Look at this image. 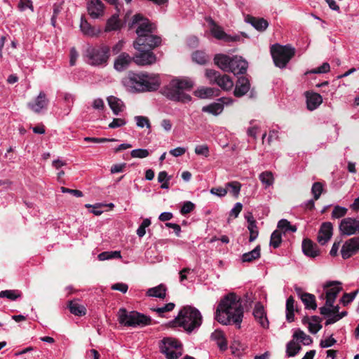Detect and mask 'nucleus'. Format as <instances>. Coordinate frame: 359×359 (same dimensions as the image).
I'll use <instances>...</instances> for the list:
<instances>
[{"label":"nucleus","instance_id":"774afa93","mask_svg":"<svg viewBox=\"0 0 359 359\" xmlns=\"http://www.w3.org/2000/svg\"><path fill=\"white\" fill-rule=\"evenodd\" d=\"M186 151H187L186 148L179 147L175 149L170 150L169 153H170V154H171L172 156H173L175 157H178V156H182L183 154H184Z\"/></svg>","mask_w":359,"mask_h":359},{"label":"nucleus","instance_id":"7c9ffc66","mask_svg":"<svg viewBox=\"0 0 359 359\" xmlns=\"http://www.w3.org/2000/svg\"><path fill=\"white\" fill-rule=\"evenodd\" d=\"M286 319L290 323L294 320V299L292 296L286 301Z\"/></svg>","mask_w":359,"mask_h":359},{"label":"nucleus","instance_id":"cd10ccee","mask_svg":"<svg viewBox=\"0 0 359 359\" xmlns=\"http://www.w3.org/2000/svg\"><path fill=\"white\" fill-rule=\"evenodd\" d=\"M167 288L165 285L160 284L158 286L151 287L147 291L146 294L149 297H157L159 299H165L166 297Z\"/></svg>","mask_w":359,"mask_h":359},{"label":"nucleus","instance_id":"b1692460","mask_svg":"<svg viewBox=\"0 0 359 359\" xmlns=\"http://www.w3.org/2000/svg\"><path fill=\"white\" fill-rule=\"evenodd\" d=\"M133 60V57L128 53H122L114 60V69L118 72H122L128 67Z\"/></svg>","mask_w":359,"mask_h":359},{"label":"nucleus","instance_id":"0e129e2a","mask_svg":"<svg viewBox=\"0 0 359 359\" xmlns=\"http://www.w3.org/2000/svg\"><path fill=\"white\" fill-rule=\"evenodd\" d=\"M111 290H118L123 293H126L128 290V286L127 284L123 283H117L111 285Z\"/></svg>","mask_w":359,"mask_h":359},{"label":"nucleus","instance_id":"f704fd0d","mask_svg":"<svg viewBox=\"0 0 359 359\" xmlns=\"http://www.w3.org/2000/svg\"><path fill=\"white\" fill-rule=\"evenodd\" d=\"M121 28V22L118 20V15H112L107 22L105 31H115Z\"/></svg>","mask_w":359,"mask_h":359},{"label":"nucleus","instance_id":"58836bf2","mask_svg":"<svg viewBox=\"0 0 359 359\" xmlns=\"http://www.w3.org/2000/svg\"><path fill=\"white\" fill-rule=\"evenodd\" d=\"M356 251L354 250L353 247L351 245V243H348V241H346L344 244L342 245L341 250V257L344 259H348L353 254H355Z\"/></svg>","mask_w":359,"mask_h":359},{"label":"nucleus","instance_id":"e2e57ef3","mask_svg":"<svg viewBox=\"0 0 359 359\" xmlns=\"http://www.w3.org/2000/svg\"><path fill=\"white\" fill-rule=\"evenodd\" d=\"M337 342L336 339L332 337V336H330L327 339L325 340H321L320 343V346L321 348H329L332 346H333Z\"/></svg>","mask_w":359,"mask_h":359},{"label":"nucleus","instance_id":"4c0bfd02","mask_svg":"<svg viewBox=\"0 0 359 359\" xmlns=\"http://www.w3.org/2000/svg\"><path fill=\"white\" fill-rule=\"evenodd\" d=\"M121 255L120 251H105L98 255V259L100 261H104L112 259H121Z\"/></svg>","mask_w":359,"mask_h":359},{"label":"nucleus","instance_id":"864d4df0","mask_svg":"<svg viewBox=\"0 0 359 359\" xmlns=\"http://www.w3.org/2000/svg\"><path fill=\"white\" fill-rule=\"evenodd\" d=\"M130 154L133 158H143L149 155V151L146 149H135L131 151Z\"/></svg>","mask_w":359,"mask_h":359},{"label":"nucleus","instance_id":"5701e85b","mask_svg":"<svg viewBox=\"0 0 359 359\" xmlns=\"http://www.w3.org/2000/svg\"><path fill=\"white\" fill-rule=\"evenodd\" d=\"M180 346L181 344L177 340L172 338H165L161 341L160 350L163 354H166L169 352L177 351Z\"/></svg>","mask_w":359,"mask_h":359},{"label":"nucleus","instance_id":"1a4fd4ad","mask_svg":"<svg viewBox=\"0 0 359 359\" xmlns=\"http://www.w3.org/2000/svg\"><path fill=\"white\" fill-rule=\"evenodd\" d=\"M205 76L210 84H217L223 90L229 91L233 87V82L229 76L221 74L215 69H206Z\"/></svg>","mask_w":359,"mask_h":359},{"label":"nucleus","instance_id":"c9c22d12","mask_svg":"<svg viewBox=\"0 0 359 359\" xmlns=\"http://www.w3.org/2000/svg\"><path fill=\"white\" fill-rule=\"evenodd\" d=\"M215 88L210 87H202L195 91V95L201 98L205 99L211 97L214 95Z\"/></svg>","mask_w":359,"mask_h":359},{"label":"nucleus","instance_id":"f8f14e48","mask_svg":"<svg viewBox=\"0 0 359 359\" xmlns=\"http://www.w3.org/2000/svg\"><path fill=\"white\" fill-rule=\"evenodd\" d=\"M339 229L341 235L351 236L359 233V219L346 217L341 220Z\"/></svg>","mask_w":359,"mask_h":359},{"label":"nucleus","instance_id":"de8ad7c7","mask_svg":"<svg viewBox=\"0 0 359 359\" xmlns=\"http://www.w3.org/2000/svg\"><path fill=\"white\" fill-rule=\"evenodd\" d=\"M248 224V229L250 231L249 241L253 242L259 235V231L257 226L256 221H251Z\"/></svg>","mask_w":359,"mask_h":359},{"label":"nucleus","instance_id":"f03ea898","mask_svg":"<svg viewBox=\"0 0 359 359\" xmlns=\"http://www.w3.org/2000/svg\"><path fill=\"white\" fill-rule=\"evenodd\" d=\"M137 25V39L133 42V47L136 50L145 49L152 50L161 43V38L159 36L152 34L156 30V26L150 21L144 18L141 14H136L133 17L129 27L132 28Z\"/></svg>","mask_w":359,"mask_h":359},{"label":"nucleus","instance_id":"5fc2aeb1","mask_svg":"<svg viewBox=\"0 0 359 359\" xmlns=\"http://www.w3.org/2000/svg\"><path fill=\"white\" fill-rule=\"evenodd\" d=\"M195 153L197 155L208 157L210 155L209 147L207 144L197 145L195 147Z\"/></svg>","mask_w":359,"mask_h":359},{"label":"nucleus","instance_id":"4d7b16f0","mask_svg":"<svg viewBox=\"0 0 359 359\" xmlns=\"http://www.w3.org/2000/svg\"><path fill=\"white\" fill-rule=\"evenodd\" d=\"M330 67L327 62H324L321 66L316 69H313L306 74H322L327 73L330 71Z\"/></svg>","mask_w":359,"mask_h":359},{"label":"nucleus","instance_id":"ea45409f","mask_svg":"<svg viewBox=\"0 0 359 359\" xmlns=\"http://www.w3.org/2000/svg\"><path fill=\"white\" fill-rule=\"evenodd\" d=\"M259 178L262 183L265 185V187L267 188L273 184L274 182V178L271 172L265 171L262 172Z\"/></svg>","mask_w":359,"mask_h":359},{"label":"nucleus","instance_id":"4468645a","mask_svg":"<svg viewBox=\"0 0 359 359\" xmlns=\"http://www.w3.org/2000/svg\"><path fill=\"white\" fill-rule=\"evenodd\" d=\"M232 102V99L222 97L219 99L217 102H213L203 107L202 111L217 116L223 111L224 104H231Z\"/></svg>","mask_w":359,"mask_h":359},{"label":"nucleus","instance_id":"aec40b11","mask_svg":"<svg viewBox=\"0 0 359 359\" xmlns=\"http://www.w3.org/2000/svg\"><path fill=\"white\" fill-rule=\"evenodd\" d=\"M250 89V83L248 79L245 76H241L236 83L233 95L237 97H241L245 95Z\"/></svg>","mask_w":359,"mask_h":359},{"label":"nucleus","instance_id":"f3484780","mask_svg":"<svg viewBox=\"0 0 359 359\" xmlns=\"http://www.w3.org/2000/svg\"><path fill=\"white\" fill-rule=\"evenodd\" d=\"M230 69L228 72H231L235 75L243 74L248 69V62L240 56H233V60L230 65Z\"/></svg>","mask_w":359,"mask_h":359},{"label":"nucleus","instance_id":"9d476101","mask_svg":"<svg viewBox=\"0 0 359 359\" xmlns=\"http://www.w3.org/2000/svg\"><path fill=\"white\" fill-rule=\"evenodd\" d=\"M341 283L339 281H327L325 283L323 287L325 294H322L320 297L326 299V305L329 307L333 306L335 299L342 290Z\"/></svg>","mask_w":359,"mask_h":359},{"label":"nucleus","instance_id":"bf43d9fd","mask_svg":"<svg viewBox=\"0 0 359 359\" xmlns=\"http://www.w3.org/2000/svg\"><path fill=\"white\" fill-rule=\"evenodd\" d=\"M18 7L20 11H24L27 8H29L32 11H34V6L30 0H20Z\"/></svg>","mask_w":359,"mask_h":359},{"label":"nucleus","instance_id":"473e14b6","mask_svg":"<svg viewBox=\"0 0 359 359\" xmlns=\"http://www.w3.org/2000/svg\"><path fill=\"white\" fill-rule=\"evenodd\" d=\"M301 300L304 303L306 309L313 310L316 309L317 304L316 303V298L313 294L310 293H305V294H303Z\"/></svg>","mask_w":359,"mask_h":359},{"label":"nucleus","instance_id":"49530a36","mask_svg":"<svg viewBox=\"0 0 359 359\" xmlns=\"http://www.w3.org/2000/svg\"><path fill=\"white\" fill-rule=\"evenodd\" d=\"M278 228L282 230H284L285 232L291 231L295 232L297 231L296 226L291 225V224L285 219H280L278 223Z\"/></svg>","mask_w":359,"mask_h":359},{"label":"nucleus","instance_id":"72a5a7b5","mask_svg":"<svg viewBox=\"0 0 359 359\" xmlns=\"http://www.w3.org/2000/svg\"><path fill=\"white\" fill-rule=\"evenodd\" d=\"M301 348V346L297 342L291 340L286 344V355L287 357L295 356Z\"/></svg>","mask_w":359,"mask_h":359},{"label":"nucleus","instance_id":"e433bc0d","mask_svg":"<svg viewBox=\"0 0 359 359\" xmlns=\"http://www.w3.org/2000/svg\"><path fill=\"white\" fill-rule=\"evenodd\" d=\"M193 60L199 65H205L209 60L210 57L203 51L197 50L192 54Z\"/></svg>","mask_w":359,"mask_h":359},{"label":"nucleus","instance_id":"393cba45","mask_svg":"<svg viewBox=\"0 0 359 359\" xmlns=\"http://www.w3.org/2000/svg\"><path fill=\"white\" fill-rule=\"evenodd\" d=\"M232 60L233 57L225 54H217L214 57L215 64L224 72L229 71Z\"/></svg>","mask_w":359,"mask_h":359},{"label":"nucleus","instance_id":"3c124183","mask_svg":"<svg viewBox=\"0 0 359 359\" xmlns=\"http://www.w3.org/2000/svg\"><path fill=\"white\" fill-rule=\"evenodd\" d=\"M135 120L136 121L137 126L139 128H142L145 126L147 128H151V123H150L149 119L146 116H135Z\"/></svg>","mask_w":359,"mask_h":359},{"label":"nucleus","instance_id":"39448f33","mask_svg":"<svg viewBox=\"0 0 359 359\" xmlns=\"http://www.w3.org/2000/svg\"><path fill=\"white\" fill-rule=\"evenodd\" d=\"M109 53L110 48L107 45H88L83 53V57L85 62L90 66L104 67L107 65Z\"/></svg>","mask_w":359,"mask_h":359},{"label":"nucleus","instance_id":"4be33fe9","mask_svg":"<svg viewBox=\"0 0 359 359\" xmlns=\"http://www.w3.org/2000/svg\"><path fill=\"white\" fill-rule=\"evenodd\" d=\"M245 21L250 24L255 29L259 32L265 31L269 27V22L263 18H256L250 15H247Z\"/></svg>","mask_w":359,"mask_h":359},{"label":"nucleus","instance_id":"423d86ee","mask_svg":"<svg viewBox=\"0 0 359 359\" xmlns=\"http://www.w3.org/2000/svg\"><path fill=\"white\" fill-rule=\"evenodd\" d=\"M117 319L120 325L130 327H142L151 323L150 316L136 311H128L125 308H120L118 309Z\"/></svg>","mask_w":359,"mask_h":359},{"label":"nucleus","instance_id":"20e7f679","mask_svg":"<svg viewBox=\"0 0 359 359\" xmlns=\"http://www.w3.org/2000/svg\"><path fill=\"white\" fill-rule=\"evenodd\" d=\"M193 86L189 79H173L162 89V94L170 100L187 103L191 101V97L184 90H190Z\"/></svg>","mask_w":359,"mask_h":359},{"label":"nucleus","instance_id":"338daca9","mask_svg":"<svg viewBox=\"0 0 359 359\" xmlns=\"http://www.w3.org/2000/svg\"><path fill=\"white\" fill-rule=\"evenodd\" d=\"M243 208L242 203L238 202L234 205V207L231 209L230 212V215L233 216L234 218H236L239 213L241 212Z\"/></svg>","mask_w":359,"mask_h":359},{"label":"nucleus","instance_id":"9b49d317","mask_svg":"<svg viewBox=\"0 0 359 359\" xmlns=\"http://www.w3.org/2000/svg\"><path fill=\"white\" fill-rule=\"evenodd\" d=\"M207 21L210 25V32L215 39L226 42L238 41L241 39V36L238 34L229 35L225 33L222 27L217 25L212 18H209Z\"/></svg>","mask_w":359,"mask_h":359},{"label":"nucleus","instance_id":"2f4dec72","mask_svg":"<svg viewBox=\"0 0 359 359\" xmlns=\"http://www.w3.org/2000/svg\"><path fill=\"white\" fill-rule=\"evenodd\" d=\"M69 309L70 312L78 316H85L86 313V309L84 306L79 304L76 302L71 301L69 303Z\"/></svg>","mask_w":359,"mask_h":359},{"label":"nucleus","instance_id":"2eb2a0df","mask_svg":"<svg viewBox=\"0 0 359 359\" xmlns=\"http://www.w3.org/2000/svg\"><path fill=\"white\" fill-rule=\"evenodd\" d=\"M87 10L93 19H98L104 15V5L101 0H90L87 4Z\"/></svg>","mask_w":359,"mask_h":359},{"label":"nucleus","instance_id":"412c9836","mask_svg":"<svg viewBox=\"0 0 359 359\" xmlns=\"http://www.w3.org/2000/svg\"><path fill=\"white\" fill-rule=\"evenodd\" d=\"M302 247L304 254L307 257L315 258L320 255L317 244L309 238L303 240Z\"/></svg>","mask_w":359,"mask_h":359},{"label":"nucleus","instance_id":"a18cd8bd","mask_svg":"<svg viewBox=\"0 0 359 359\" xmlns=\"http://www.w3.org/2000/svg\"><path fill=\"white\" fill-rule=\"evenodd\" d=\"M293 337L296 339L300 340L304 345H309L312 342L311 337L300 330L294 332Z\"/></svg>","mask_w":359,"mask_h":359},{"label":"nucleus","instance_id":"0eeeda50","mask_svg":"<svg viewBox=\"0 0 359 359\" xmlns=\"http://www.w3.org/2000/svg\"><path fill=\"white\" fill-rule=\"evenodd\" d=\"M130 80L134 88L139 91H154L161 85L159 76L154 74L141 73L134 74Z\"/></svg>","mask_w":359,"mask_h":359},{"label":"nucleus","instance_id":"c756f323","mask_svg":"<svg viewBox=\"0 0 359 359\" xmlns=\"http://www.w3.org/2000/svg\"><path fill=\"white\" fill-rule=\"evenodd\" d=\"M261 256V247L259 245H257L252 250L245 252L241 256L242 262H252L258 259Z\"/></svg>","mask_w":359,"mask_h":359},{"label":"nucleus","instance_id":"bb28decb","mask_svg":"<svg viewBox=\"0 0 359 359\" xmlns=\"http://www.w3.org/2000/svg\"><path fill=\"white\" fill-rule=\"evenodd\" d=\"M107 102L114 115L117 116L123 111L125 106L119 98L111 95L107 97Z\"/></svg>","mask_w":359,"mask_h":359},{"label":"nucleus","instance_id":"a19ab883","mask_svg":"<svg viewBox=\"0 0 359 359\" xmlns=\"http://www.w3.org/2000/svg\"><path fill=\"white\" fill-rule=\"evenodd\" d=\"M321 319L316 316L311 317V321L308 326L309 330L312 334H316L321 328L322 325L320 324Z\"/></svg>","mask_w":359,"mask_h":359},{"label":"nucleus","instance_id":"6e6d98bb","mask_svg":"<svg viewBox=\"0 0 359 359\" xmlns=\"http://www.w3.org/2000/svg\"><path fill=\"white\" fill-rule=\"evenodd\" d=\"M357 294V290L350 293H344L340 301L344 306H346L353 301Z\"/></svg>","mask_w":359,"mask_h":359},{"label":"nucleus","instance_id":"79ce46f5","mask_svg":"<svg viewBox=\"0 0 359 359\" xmlns=\"http://www.w3.org/2000/svg\"><path fill=\"white\" fill-rule=\"evenodd\" d=\"M282 243V233L279 230H275L271 235L270 245L278 248Z\"/></svg>","mask_w":359,"mask_h":359},{"label":"nucleus","instance_id":"09e8293b","mask_svg":"<svg viewBox=\"0 0 359 359\" xmlns=\"http://www.w3.org/2000/svg\"><path fill=\"white\" fill-rule=\"evenodd\" d=\"M348 212V209L345 207L336 205L332 212V219H339L344 217Z\"/></svg>","mask_w":359,"mask_h":359},{"label":"nucleus","instance_id":"6e6552de","mask_svg":"<svg viewBox=\"0 0 359 359\" xmlns=\"http://www.w3.org/2000/svg\"><path fill=\"white\" fill-rule=\"evenodd\" d=\"M271 53L275 65L284 68L295 54V49L289 45L274 44L271 48Z\"/></svg>","mask_w":359,"mask_h":359},{"label":"nucleus","instance_id":"8fccbe9b","mask_svg":"<svg viewBox=\"0 0 359 359\" xmlns=\"http://www.w3.org/2000/svg\"><path fill=\"white\" fill-rule=\"evenodd\" d=\"M175 306V304L170 302V303H168V304H165L162 307L152 308L151 310L153 311L156 312L159 316L163 317L164 313L172 311L174 309Z\"/></svg>","mask_w":359,"mask_h":359},{"label":"nucleus","instance_id":"680f3d73","mask_svg":"<svg viewBox=\"0 0 359 359\" xmlns=\"http://www.w3.org/2000/svg\"><path fill=\"white\" fill-rule=\"evenodd\" d=\"M69 65L70 66H74L77 58L79 57V53L74 47L71 48L69 52Z\"/></svg>","mask_w":359,"mask_h":359},{"label":"nucleus","instance_id":"f257e3e1","mask_svg":"<svg viewBox=\"0 0 359 359\" xmlns=\"http://www.w3.org/2000/svg\"><path fill=\"white\" fill-rule=\"evenodd\" d=\"M243 313L241 299L234 293H230L219 303L215 312V319L221 324H233L237 328H241Z\"/></svg>","mask_w":359,"mask_h":359},{"label":"nucleus","instance_id":"052dcab7","mask_svg":"<svg viewBox=\"0 0 359 359\" xmlns=\"http://www.w3.org/2000/svg\"><path fill=\"white\" fill-rule=\"evenodd\" d=\"M126 124V121L123 118H115L113 121L109 124V128H116L121 126H123Z\"/></svg>","mask_w":359,"mask_h":359},{"label":"nucleus","instance_id":"a878e982","mask_svg":"<svg viewBox=\"0 0 359 359\" xmlns=\"http://www.w3.org/2000/svg\"><path fill=\"white\" fill-rule=\"evenodd\" d=\"M323 98L318 93H312L306 95L307 108L310 111H313L318 107L322 103Z\"/></svg>","mask_w":359,"mask_h":359},{"label":"nucleus","instance_id":"a211bd4d","mask_svg":"<svg viewBox=\"0 0 359 359\" xmlns=\"http://www.w3.org/2000/svg\"><path fill=\"white\" fill-rule=\"evenodd\" d=\"M48 100L43 91H41L34 102L28 103V107L35 113H40L43 109H46Z\"/></svg>","mask_w":359,"mask_h":359},{"label":"nucleus","instance_id":"13d9d810","mask_svg":"<svg viewBox=\"0 0 359 359\" xmlns=\"http://www.w3.org/2000/svg\"><path fill=\"white\" fill-rule=\"evenodd\" d=\"M195 208L194 204L191 201H186L183 203L181 209L180 213L182 215H187L191 212Z\"/></svg>","mask_w":359,"mask_h":359},{"label":"nucleus","instance_id":"37998d69","mask_svg":"<svg viewBox=\"0 0 359 359\" xmlns=\"http://www.w3.org/2000/svg\"><path fill=\"white\" fill-rule=\"evenodd\" d=\"M21 296L20 292L15 290H6L0 292L1 298H7L14 301Z\"/></svg>","mask_w":359,"mask_h":359},{"label":"nucleus","instance_id":"603ef678","mask_svg":"<svg viewBox=\"0 0 359 359\" xmlns=\"http://www.w3.org/2000/svg\"><path fill=\"white\" fill-rule=\"evenodd\" d=\"M323 190V184L320 182H315L313 183L311 188V193L313 195V198L315 200H318Z\"/></svg>","mask_w":359,"mask_h":359},{"label":"nucleus","instance_id":"7ed1b4c3","mask_svg":"<svg viewBox=\"0 0 359 359\" xmlns=\"http://www.w3.org/2000/svg\"><path fill=\"white\" fill-rule=\"evenodd\" d=\"M202 324L201 312L195 307L185 306L180 311L177 317L169 323L172 327H181L188 333L198 329Z\"/></svg>","mask_w":359,"mask_h":359},{"label":"nucleus","instance_id":"c85d7f7f","mask_svg":"<svg viewBox=\"0 0 359 359\" xmlns=\"http://www.w3.org/2000/svg\"><path fill=\"white\" fill-rule=\"evenodd\" d=\"M80 29L84 35L89 36H97L100 32V30L95 29V28L91 26L83 17H81V18Z\"/></svg>","mask_w":359,"mask_h":359},{"label":"nucleus","instance_id":"ddd939ff","mask_svg":"<svg viewBox=\"0 0 359 359\" xmlns=\"http://www.w3.org/2000/svg\"><path fill=\"white\" fill-rule=\"evenodd\" d=\"M139 53L133 57V61L138 65H150L156 62V56L152 50L145 49L144 47L142 50H137Z\"/></svg>","mask_w":359,"mask_h":359},{"label":"nucleus","instance_id":"c03bdc74","mask_svg":"<svg viewBox=\"0 0 359 359\" xmlns=\"http://www.w3.org/2000/svg\"><path fill=\"white\" fill-rule=\"evenodd\" d=\"M241 185L238 182L233 181L226 184V189L227 191H229L233 196L237 197L239 195Z\"/></svg>","mask_w":359,"mask_h":359},{"label":"nucleus","instance_id":"dca6fc26","mask_svg":"<svg viewBox=\"0 0 359 359\" xmlns=\"http://www.w3.org/2000/svg\"><path fill=\"white\" fill-rule=\"evenodd\" d=\"M253 316L257 322L264 329L269 326V322L266 316V313L264 306L261 302H257L253 310Z\"/></svg>","mask_w":359,"mask_h":359},{"label":"nucleus","instance_id":"69168bd1","mask_svg":"<svg viewBox=\"0 0 359 359\" xmlns=\"http://www.w3.org/2000/svg\"><path fill=\"white\" fill-rule=\"evenodd\" d=\"M210 193L217 196L222 197L227 194V189L222 187L212 188Z\"/></svg>","mask_w":359,"mask_h":359},{"label":"nucleus","instance_id":"6ab92c4d","mask_svg":"<svg viewBox=\"0 0 359 359\" xmlns=\"http://www.w3.org/2000/svg\"><path fill=\"white\" fill-rule=\"evenodd\" d=\"M333 226L331 222L322 224L318 235V241L321 245H325L332 236Z\"/></svg>","mask_w":359,"mask_h":359}]
</instances>
